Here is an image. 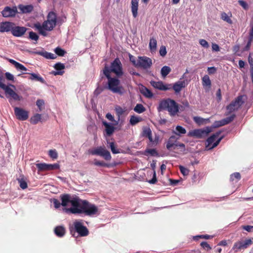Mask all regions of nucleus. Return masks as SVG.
Segmentation results:
<instances>
[{
	"instance_id": "obj_1",
	"label": "nucleus",
	"mask_w": 253,
	"mask_h": 253,
	"mask_svg": "<svg viewBox=\"0 0 253 253\" xmlns=\"http://www.w3.org/2000/svg\"><path fill=\"white\" fill-rule=\"evenodd\" d=\"M68 210L74 214H84L90 216L98 213V209L95 205L86 200H82L80 199L79 202V206L77 208H69Z\"/></svg>"
},
{
	"instance_id": "obj_2",
	"label": "nucleus",
	"mask_w": 253,
	"mask_h": 253,
	"mask_svg": "<svg viewBox=\"0 0 253 253\" xmlns=\"http://www.w3.org/2000/svg\"><path fill=\"white\" fill-rule=\"evenodd\" d=\"M57 23V17L55 13L50 11L47 16V20L42 25L39 22L34 24V27L38 30L39 34L46 37L47 34L46 31H51L55 27Z\"/></svg>"
},
{
	"instance_id": "obj_3",
	"label": "nucleus",
	"mask_w": 253,
	"mask_h": 253,
	"mask_svg": "<svg viewBox=\"0 0 253 253\" xmlns=\"http://www.w3.org/2000/svg\"><path fill=\"white\" fill-rule=\"evenodd\" d=\"M150 84L153 87L161 91H167L173 89L175 94L179 93L182 88L186 85L185 81H178L174 84H164L162 81H151Z\"/></svg>"
},
{
	"instance_id": "obj_4",
	"label": "nucleus",
	"mask_w": 253,
	"mask_h": 253,
	"mask_svg": "<svg viewBox=\"0 0 253 253\" xmlns=\"http://www.w3.org/2000/svg\"><path fill=\"white\" fill-rule=\"evenodd\" d=\"M4 79L2 75L0 76V88L2 89L5 92L6 97L8 99L9 102L11 104L12 100L20 101L22 97L18 95L14 89H16L15 86L12 84L6 85L3 83Z\"/></svg>"
},
{
	"instance_id": "obj_5",
	"label": "nucleus",
	"mask_w": 253,
	"mask_h": 253,
	"mask_svg": "<svg viewBox=\"0 0 253 253\" xmlns=\"http://www.w3.org/2000/svg\"><path fill=\"white\" fill-rule=\"evenodd\" d=\"M162 110H167L170 116H174L179 112V106L174 100L168 98L160 101L158 111Z\"/></svg>"
},
{
	"instance_id": "obj_6",
	"label": "nucleus",
	"mask_w": 253,
	"mask_h": 253,
	"mask_svg": "<svg viewBox=\"0 0 253 253\" xmlns=\"http://www.w3.org/2000/svg\"><path fill=\"white\" fill-rule=\"evenodd\" d=\"M69 231L70 234L74 237H77L78 236L85 237L89 234L88 230L81 220H76L70 224Z\"/></svg>"
},
{
	"instance_id": "obj_7",
	"label": "nucleus",
	"mask_w": 253,
	"mask_h": 253,
	"mask_svg": "<svg viewBox=\"0 0 253 253\" xmlns=\"http://www.w3.org/2000/svg\"><path fill=\"white\" fill-rule=\"evenodd\" d=\"M108 79V89L113 93L123 94L125 92L124 87L120 85V81L116 78H112L109 72L106 70L104 74Z\"/></svg>"
},
{
	"instance_id": "obj_8",
	"label": "nucleus",
	"mask_w": 253,
	"mask_h": 253,
	"mask_svg": "<svg viewBox=\"0 0 253 253\" xmlns=\"http://www.w3.org/2000/svg\"><path fill=\"white\" fill-rule=\"evenodd\" d=\"M107 70L110 75L111 72L115 74L118 78L123 75V68L122 63L118 58H116L111 64L110 68L108 66L105 65L103 69V74H105V70Z\"/></svg>"
},
{
	"instance_id": "obj_9",
	"label": "nucleus",
	"mask_w": 253,
	"mask_h": 253,
	"mask_svg": "<svg viewBox=\"0 0 253 253\" xmlns=\"http://www.w3.org/2000/svg\"><path fill=\"white\" fill-rule=\"evenodd\" d=\"M243 95H239L226 106L227 112L226 115H229L234 112L237 111L245 103Z\"/></svg>"
},
{
	"instance_id": "obj_10",
	"label": "nucleus",
	"mask_w": 253,
	"mask_h": 253,
	"mask_svg": "<svg viewBox=\"0 0 253 253\" xmlns=\"http://www.w3.org/2000/svg\"><path fill=\"white\" fill-rule=\"evenodd\" d=\"M61 205L66 207L69 204L72 206L71 208H77L79 206L80 198L78 197H71L69 194H64L61 196Z\"/></svg>"
},
{
	"instance_id": "obj_11",
	"label": "nucleus",
	"mask_w": 253,
	"mask_h": 253,
	"mask_svg": "<svg viewBox=\"0 0 253 253\" xmlns=\"http://www.w3.org/2000/svg\"><path fill=\"white\" fill-rule=\"evenodd\" d=\"M88 152L92 155H98L101 156L107 161H109L111 159V156L109 151L101 146L92 150H89Z\"/></svg>"
},
{
	"instance_id": "obj_12",
	"label": "nucleus",
	"mask_w": 253,
	"mask_h": 253,
	"mask_svg": "<svg viewBox=\"0 0 253 253\" xmlns=\"http://www.w3.org/2000/svg\"><path fill=\"white\" fill-rule=\"evenodd\" d=\"M220 133V131H217L207 139V144L206 145L207 148L209 149H211L216 147L219 144V143L223 138V137H221L219 138H218L215 142H214V141H215V138L219 136Z\"/></svg>"
},
{
	"instance_id": "obj_13",
	"label": "nucleus",
	"mask_w": 253,
	"mask_h": 253,
	"mask_svg": "<svg viewBox=\"0 0 253 253\" xmlns=\"http://www.w3.org/2000/svg\"><path fill=\"white\" fill-rule=\"evenodd\" d=\"M253 239L249 238L245 241H239L234 243L232 250L235 252H238L242 249H247L253 244Z\"/></svg>"
},
{
	"instance_id": "obj_14",
	"label": "nucleus",
	"mask_w": 253,
	"mask_h": 253,
	"mask_svg": "<svg viewBox=\"0 0 253 253\" xmlns=\"http://www.w3.org/2000/svg\"><path fill=\"white\" fill-rule=\"evenodd\" d=\"M211 131V129L208 127L204 129H196L189 131L188 136H194L200 138H204L207 136Z\"/></svg>"
},
{
	"instance_id": "obj_15",
	"label": "nucleus",
	"mask_w": 253,
	"mask_h": 253,
	"mask_svg": "<svg viewBox=\"0 0 253 253\" xmlns=\"http://www.w3.org/2000/svg\"><path fill=\"white\" fill-rule=\"evenodd\" d=\"M137 68H140L143 69L147 70L150 69L152 64V60L147 56H138V63Z\"/></svg>"
},
{
	"instance_id": "obj_16",
	"label": "nucleus",
	"mask_w": 253,
	"mask_h": 253,
	"mask_svg": "<svg viewBox=\"0 0 253 253\" xmlns=\"http://www.w3.org/2000/svg\"><path fill=\"white\" fill-rule=\"evenodd\" d=\"M167 148L170 150L171 148L175 149L178 147L181 148L183 150H185V145L183 143L177 142V138L175 136H171L167 143Z\"/></svg>"
},
{
	"instance_id": "obj_17",
	"label": "nucleus",
	"mask_w": 253,
	"mask_h": 253,
	"mask_svg": "<svg viewBox=\"0 0 253 253\" xmlns=\"http://www.w3.org/2000/svg\"><path fill=\"white\" fill-rule=\"evenodd\" d=\"M36 165L38 169V170L40 171L58 169L60 167L58 164H47L46 163H39L37 164Z\"/></svg>"
},
{
	"instance_id": "obj_18",
	"label": "nucleus",
	"mask_w": 253,
	"mask_h": 253,
	"mask_svg": "<svg viewBox=\"0 0 253 253\" xmlns=\"http://www.w3.org/2000/svg\"><path fill=\"white\" fill-rule=\"evenodd\" d=\"M14 114L17 119L20 121L27 120L29 118V112L25 110L15 107L14 108Z\"/></svg>"
},
{
	"instance_id": "obj_19",
	"label": "nucleus",
	"mask_w": 253,
	"mask_h": 253,
	"mask_svg": "<svg viewBox=\"0 0 253 253\" xmlns=\"http://www.w3.org/2000/svg\"><path fill=\"white\" fill-rule=\"evenodd\" d=\"M17 8L16 6L11 8L6 6L1 11V14L4 17H13L18 13Z\"/></svg>"
},
{
	"instance_id": "obj_20",
	"label": "nucleus",
	"mask_w": 253,
	"mask_h": 253,
	"mask_svg": "<svg viewBox=\"0 0 253 253\" xmlns=\"http://www.w3.org/2000/svg\"><path fill=\"white\" fill-rule=\"evenodd\" d=\"M15 23L11 22H3L0 23V32L1 33L11 32Z\"/></svg>"
},
{
	"instance_id": "obj_21",
	"label": "nucleus",
	"mask_w": 253,
	"mask_h": 253,
	"mask_svg": "<svg viewBox=\"0 0 253 253\" xmlns=\"http://www.w3.org/2000/svg\"><path fill=\"white\" fill-rule=\"evenodd\" d=\"M26 31L27 28L26 27L16 26L14 24L11 33L14 36L19 37L22 36Z\"/></svg>"
},
{
	"instance_id": "obj_22",
	"label": "nucleus",
	"mask_w": 253,
	"mask_h": 253,
	"mask_svg": "<svg viewBox=\"0 0 253 253\" xmlns=\"http://www.w3.org/2000/svg\"><path fill=\"white\" fill-rule=\"evenodd\" d=\"M18 8L19 9V13L27 14L31 13L34 10V6L32 4L23 5L19 4Z\"/></svg>"
},
{
	"instance_id": "obj_23",
	"label": "nucleus",
	"mask_w": 253,
	"mask_h": 253,
	"mask_svg": "<svg viewBox=\"0 0 253 253\" xmlns=\"http://www.w3.org/2000/svg\"><path fill=\"white\" fill-rule=\"evenodd\" d=\"M139 0H131V10L132 16L136 18L138 15V2Z\"/></svg>"
},
{
	"instance_id": "obj_24",
	"label": "nucleus",
	"mask_w": 253,
	"mask_h": 253,
	"mask_svg": "<svg viewBox=\"0 0 253 253\" xmlns=\"http://www.w3.org/2000/svg\"><path fill=\"white\" fill-rule=\"evenodd\" d=\"M102 124L105 127V131L107 136L111 135L115 130V127L113 125L108 123L106 121H103Z\"/></svg>"
},
{
	"instance_id": "obj_25",
	"label": "nucleus",
	"mask_w": 253,
	"mask_h": 253,
	"mask_svg": "<svg viewBox=\"0 0 253 253\" xmlns=\"http://www.w3.org/2000/svg\"><path fill=\"white\" fill-rule=\"evenodd\" d=\"M55 235L59 237H62L66 233V229L63 226H57L54 230Z\"/></svg>"
},
{
	"instance_id": "obj_26",
	"label": "nucleus",
	"mask_w": 253,
	"mask_h": 253,
	"mask_svg": "<svg viewBox=\"0 0 253 253\" xmlns=\"http://www.w3.org/2000/svg\"><path fill=\"white\" fill-rule=\"evenodd\" d=\"M156 161L153 160L152 163L150 165V167L153 170V175L152 179L149 181V182L150 184H155L157 181V179L156 177V173L155 171V168L156 166Z\"/></svg>"
},
{
	"instance_id": "obj_27",
	"label": "nucleus",
	"mask_w": 253,
	"mask_h": 253,
	"mask_svg": "<svg viewBox=\"0 0 253 253\" xmlns=\"http://www.w3.org/2000/svg\"><path fill=\"white\" fill-rule=\"evenodd\" d=\"M140 92L146 98H151L153 96V93L146 87L143 86L140 89Z\"/></svg>"
},
{
	"instance_id": "obj_28",
	"label": "nucleus",
	"mask_w": 253,
	"mask_h": 253,
	"mask_svg": "<svg viewBox=\"0 0 253 253\" xmlns=\"http://www.w3.org/2000/svg\"><path fill=\"white\" fill-rule=\"evenodd\" d=\"M9 62L13 64L17 70L21 71H26L27 69L22 64L17 62L13 59H9Z\"/></svg>"
},
{
	"instance_id": "obj_29",
	"label": "nucleus",
	"mask_w": 253,
	"mask_h": 253,
	"mask_svg": "<svg viewBox=\"0 0 253 253\" xmlns=\"http://www.w3.org/2000/svg\"><path fill=\"white\" fill-rule=\"evenodd\" d=\"M235 117L236 115L235 114H232L229 117L220 120L222 126H225L232 122Z\"/></svg>"
},
{
	"instance_id": "obj_30",
	"label": "nucleus",
	"mask_w": 253,
	"mask_h": 253,
	"mask_svg": "<svg viewBox=\"0 0 253 253\" xmlns=\"http://www.w3.org/2000/svg\"><path fill=\"white\" fill-rule=\"evenodd\" d=\"M157 42L155 38L152 37L150 40L149 48L151 52L156 51L157 48Z\"/></svg>"
},
{
	"instance_id": "obj_31",
	"label": "nucleus",
	"mask_w": 253,
	"mask_h": 253,
	"mask_svg": "<svg viewBox=\"0 0 253 253\" xmlns=\"http://www.w3.org/2000/svg\"><path fill=\"white\" fill-rule=\"evenodd\" d=\"M28 74H30L31 75L30 77L29 78V79L31 80H36L37 81H39L42 83H44V79L40 76L39 74H36L35 73H28Z\"/></svg>"
},
{
	"instance_id": "obj_32",
	"label": "nucleus",
	"mask_w": 253,
	"mask_h": 253,
	"mask_svg": "<svg viewBox=\"0 0 253 253\" xmlns=\"http://www.w3.org/2000/svg\"><path fill=\"white\" fill-rule=\"evenodd\" d=\"M37 53L39 55H42L46 59H53L56 58V56L51 53L48 52L47 51L44 52H38Z\"/></svg>"
},
{
	"instance_id": "obj_33",
	"label": "nucleus",
	"mask_w": 253,
	"mask_h": 253,
	"mask_svg": "<svg viewBox=\"0 0 253 253\" xmlns=\"http://www.w3.org/2000/svg\"><path fill=\"white\" fill-rule=\"evenodd\" d=\"M42 120V115L39 114H36L32 116L30 119V122L34 125L37 124Z\"/></svg>"
},
{
	"instance_id": "obj_34",
	"label": "nucleus",
	"mask_w": 253,
	"mask_h": 253,
	"mask_svg": "<svg viewBox=\"0 0 253 253\" xmlns=\"http://www.w3.org/2000/svg\"><path fill=\"white\" fill-rule=\"evenodd\" d=\"M202 85H203V86H208L209 87H211V81L208 75H205L202 78Z\"/></svg>"
},
{
	"instance_id": "obj_35",
	"label": "nucleus",
	"mask_w": 253,
	"mask_h": 253,
	"mask_svg": "<svg viewBox=\"0 0 253 253\" xmlns=\"http://www.w3.org/2000/svg\"><path fill=\"white\" fill-rule=\"evenodd\" d=\"M171 71V69L169 67L165 66L163 67L161 70V74L163 78H165Z\"/></svg>"
},
{
	"instance_id": "obj_36",
	"label": "nucleus",
	"mask_w": 253,
	"mask_h": 253,
	"mask_svg": "<svg viewBox=\"0 0 253 253\" xmlns=\"http://www.w3.org/2000/svg\"><path fill=\"white\" fill-rule=\"evenodd\" d=\"M141 121L142 119L141 118L133 115L130 117L129 123L131 125L134 126Z\"/></svg>"
},
{
	"instance_id": "obj_37",
	"label": "nucleus",
	"mask_w": 253,
	"mask_h": 253,
	"mask_svg": "<svg viewBox=\"0 0 253 253\" xmlns=\"http://www.w3.org/2000/svg\"><path fill=\"white\" fill-rule=\"evenodd\" d=\"M175 129L177 132L173 131V133L178 135L185 134L186 132V129L180 126H176Z\"/></svg>"
},
{
	"instance_id": "obj_38",
	"label": "nucleus",
	"mask_w": 253,
	"mask_h": 253,
	"mask_svg": "<svg viewBox=\"0 0 253 253\" xmlns=\"http://www.w3.org/2000/svg\"><path fill=\"white\" fill-rule=\"evenodd\" d=\"M93 164L96 166L103 167L109 168L110 166V164L105 163L104 161H98L96 159H94L93 161Z\"/></svg>"
},
{
	"instance_id": "obj_39",
	"label": "nucleus",
	"mask_w": 253,
	"mask_h": 253,
	"mask_svg": "<svg viewBox=\"0 0 253 253\" xmlns=\"http://www.w3.org/2000/svg\"><path fill=\"white\" fill-rule=\"evenodd\" d=\"M241 178V174L239 172H235L230 175V180L231 181H235V182H238Z\"/></svg>"
},
{
	"instance_id": "obj_40",
	"label": "nucleus",
	"mask_w": 253,
	"mask_h": 253,
	"mask_svg": "<svg viewBox=\"0 0 253 253\" xmlns=\"http://www.w3.org/2000/svg\"><path fill=\"white\" fill-rule=\"evenodd\" d=\"M145 108L141 104H137L134 108V111L138 113H142L145 111Z\"/></svg>"
},
{
	"instance_id": "obj_41",
	"label": "nucleus",
	"mask_w": 253,
	"mask_h": 253,
	"mask_svg": "<svg viewBox=\"0 0 253 253\" xmlns=\"http://www.w3.org/2000/svg\"><path fill=\"white\" fill-rule=\"evenodd\" d=\"M221 18L224 21L226 22L227 23L231 24H232V20L230 18L229 16L225 12H222L221 14Z\"/></svg>"
},
{
	"instance_id": "obj_42",
	"label": "nucleus",
	"mask_w": 253,
	"mask_h": 253,
	"mask_svg": "<svg viewBox=\"0 0 253 253\" xmlns=\"http://www.w3.org/2000/svg\"><path fill=\"white\" fill-rule=\"evenodd\" d=\"M17 181L18 182V183L19 184L20 187L22 189H25L26 188H27V183L24 179L23 177L22 178H17Z\"/></svg>"
},
{
	"instance_id": "obj_43",
	"label": "nucleus",
	"mask_w": 253,
	"mask_h": 253,
	"mask_svg": "<svg viewBox=\"0 0 253 253\" xmlns=\"http://www.w3.org/2000/svg\"><path fill=\"white\" fill-rule=\"evenodd\" d=\"M152 134V131L149 127H144L142 132L143 137H147Z\"/></svg>"
},
{
	"instance_id": "obj_44",
	"label": "nucleus",
	"mask_w": 253,
	"mask_h": 253,
	"mask_svg": "<svg viewBox=\"0 0 253 253\" xmlns=\"http://www.w3.org/2000/svg\"><path fill=\"white\" fill-rule=\"evenodd\" d=\"M147 154H150L152 156H158V153L155 149H147L144 152L145 155H147Z\"/></svg>"
},
{
	"instance_id": "obj_45",
	"label": "nucleus",
	"mask_w": 253,
	"mask_h": 253,
	"mask_svg": "<svg viewBox=\"0 0 253 253\" xmlns=\"http://www.w3.org/2000/svg\"><path fill=\"white\" fill-rule=\"evenodd\" d=\"M115 111L119 119L120 116L125 112L126 109L125 108H123L121 106H118L115 108Z\"/></svg>"
},
{
	"instance_id": "obj_46",
	"label": "nucleus",
	"mask_w": 253,
	"mask_h": 253,
	"mask_svg": "<svg viewBox=\"0 0 253 253\" xmlns=\"http://www.w3.org/2000/svg\"><path fill=\"white\" fill-rule=\"evenodd\" d=\"M48 155L53 160H55L58 158V153L55 149L50 150L48 151Z\"/></svg>"
},
{
	"instance_id": "obj_47",
	"label": "nucleus",
	"mask_w": 253,
	"mask_h": 253,
	"mask_svg": "<svg viewBox=\"0 0 253 253\" xmlns=\"http://www.w3.org/2000/svg\"><path fill=\"white\" fill-rule=\"evenodd\" d=\"M54 52L57 55H58L59 56H63L66 53V51L60 47H56L54 49Z\"/></svg>"
},
{
	"instance_id": "obj_48",
	"label": "nucleus",
	"mask_w": 253,
	"mask_h": 253,
	"mask_svg": "<svg viewBox=\"0 0 253 253\" xmlns=\"http://www.w3.org/2000/svg\"><path fill=\"white\" fill-rule=\"evenodd\" d=\"M129 59L130 61L132 63L133 65L137 68L138 65L137 63H138V58L136 59V58L134 56L129 54Z\"/></svg>"
},
{
	"instance_id": "obj_49",
	"label": "nucleus",
	"mask_w": 253,
	"mask_h": 253,
	"mask_svg": "<svg viewBox=\"0 0 253 253\" xmlns=\"http://www.w3.org/2000/svg\"><path fill=\"white\" fill-rule=\"evenodd\" d=\"M179 170L183 175H187L189 174V170L182 166H179Z\"/></svg>"
},
{
	"instance_id": "obj_50",
	"label": "nucleus",
	"mask_w": 253,
	"mask_h": 253,
	"mask_svg": "<svg viewBox=\"0 0 253 253\" xmlns=\"http://www.w3.org/2000/svg\"><path fill=\"white\" fill-rule=\"evenodd\" d=\"M54 68L57 71H60L64 69L65 66L64 64L61 63L60 62H58L54 65Z\"/></svg>"
},
{
	"instance_id": "obj_51",
	"label": "nucleus",
	"mask_w": 253,
	"mask_h": 253,
	"mask_svg": "<svg viewBox=\"0 0 253 253\" xmlns=\"http://www.w3.org/2000/svg\"><path fill=\"white\" fill-rule=\"evenodd\" d=\"M29 38L32 40L38 41L39 37V36L35 32L31 31L29 33Z\"/></svg>"
},
{
	"instance_id": "obj_52",
	"label": "nucleus",
	"mask_w": 253,
	"mask_h": 253,
	"mask_svg": "<svg viewBox=\"0 0 253 253\" xmlns=\"http://www.w3.org/2000/svg\"><path fill=\"white\" fill-rule=\"evenodd\" d=\"M193 119L195 122L199 125L203 124L205 122V119L200 117H195Z\"/></svg>"
},
{
	"instance_id": "obj_53",
	"label": "nucleus",
	"mask_w": 253,
	"mask_h": 253,
	"mask_svg": "<svg viewBox=\"0 0 253 253\" xmlns=\"http://www.w3.org/2000/svg\"><path fill=\"white\" fill-rule=\"evenodd\" d=\"M201 246L207 251L211 250V248L207 242H202L200 244Z\"/></svg>"
},
{
	"instance_id": "obj_54",
	"label": "nucleus",
	"mask_w": 253,
	"mask_h": 253,
	"mask_svg": "<svg viewBox=\"0 0 253 253\" xmlns=\"http://www.w3.org/2000/svg\"><path fill=\"white\" fill-rule=\"evenodd\" d=\"M44 101L42 99H38L36 101V105H37L40 111L42 110V107L44 105Z\"/></svg>"
},
{
	"instance_id": "obj_55",
	"label": "nucleus",
	"mask_w": 253,
	"mask_h": 253,
	"mask_svg": "<svg viewBox=\"0 0 253 253\" xmlns=\"http://www.w3.org/2000/svg\"><path fill=\"white\" fill-rule=\"evenodd\" d=\"M109 145L111 151L113 153L118 154L119 153V150L116 149L115 143L114 142H109Z\"/></svg>"
},
{
	"instance_id": "obj_56",
	"label": "nucleus",
	"mask_w": 253,
	"mask_h": 253,
	"mask_svg": "<svg viewBox=\"0 0 253 253\" xmlns=\"http://www.w3.org/2000/svg\"><path fill=\"white\" fill-rule=\"evenodd\" d=\"M159 52L161 56L163 57L165 56L167 53L166 46L164 45H162L160 47Z\"/></svg>"
},
{
	"instance_id": "obj_57",
	"label": "nucleus",
	"mask_w": 253,
	"mask_h": 253,
	"mask_svg": "<svg viewBox=\"0 0 253 253\" xmlns=\"http://www.w3.org/2000/svg\"><path fill=\"white\" fill-rule=\"evenodd\" d=\"M106 118L109 120V121H111V122H115L114 124L115 125H117L118 124V121H116L114 119V116H113L111 114L108 113H107L106 115Z\"/></svg>"
},
{
	"instance_id": "obj_58",
	"label": "nucleus",
	"mask_w": 253,
	"mask_h": 253,
	"mask_svg": "<svg viewBox=\"0 0 253 253\" xmlns=\"http://www.w3.org/2000/svg\"><path fill=\"white\" fill-rule=\"evenodd\" d=\"M199 43L205 48H208L209 47V43L204 39H200Z\"/></svg>"
},
{
	"instance_id": "obj_59",
	"label": "nucleus",
	"mask_w": 253,
	"mask_h": 253,
	"mask_svg": "<svg viewBox=\"0 0 253 253\" xmlns=\"http://www.w3.org/2000/svg\"><path fill=\"white\" fill-rule=\"evenodd\" d=\"M238 3L244 9L247 10L249 8L248 4L246 1L243 0H239Z\"/></svg>"
},
{
	"instance_id": "obj_60",
	"label": "nucleus",
	"mask_w": 253,
	"mask_h": 253,
	"mask_svg": "<svg viewBox=\"0 0 253 253\" xmlns=\"http://www.w3.org/2000/svg\"><path fill=\"white\" fill-rule=\"evenodd\" d=\"M53 203L54 204V207L56 209L59 208L61 205V203L60 202V201L56 199H53Z\"/></svg>"
},
{
	"instance_id": "obj_61",
	"label": "nucleus",
	"mask_w": 253,
	"mask_h": 253,
	"mask_svg": "<svg viewBox=\"0 0 253 253\" xmlns=\"http://www.w3.org/2000/svg\"><path fill=\"white\" fill-rule=\"evenodd\" d=\"M5 77L7 80H8L9 81H13L14 80V76H13V75H12L10 73H9V72L5 73Z\"/></svg>"
},
{
	"instance_id": "obj_62",
	"label": "nucleus",
	"mask_w": 253,
	"mask_h": 253,
	"mask_svg": "<svg viewBox=\"0 0 253 253\" xmlns=\"http://www.w3.org/2000/svg\"><path fill=\"white\" fill-rule=\"evenodd\" d=\"M242 229L245 230L248 232H251L253 229V226L252 225H243L242 226Z\"/></svg>"
},
{
	"instance_id": "obj_63",
	"label": "nucleus",
	"mask_w": 253,
	"mask_h": 253,
	"mask_svg": "<svg viewBox=\"0 0 253 253\" xmlns=\"http://www.w3.org/2000/svg\"><path fill=\"white\" fill-rule=\"evenodd\" d=\"M213 236L209 235H202L200 236H197L196 237V238H202V239H210L212 238Z\"/></svg>"
},
{
	"instance_id": "obj_64",
	"label": "nucleus",
	"mask_w": 253,
	"mask_h": 253,
	"mask_svg": "<svg viewBox=\"0 0 253 253\" xmlns=\"http://www.w3.org/2000/svg\"><path fill=\"white\" fill-rule=\"evenodd\" d=\"M216 68L214 67H208V71L209 74H214L216 72Z\"/></svg>"
}]
</instances>
